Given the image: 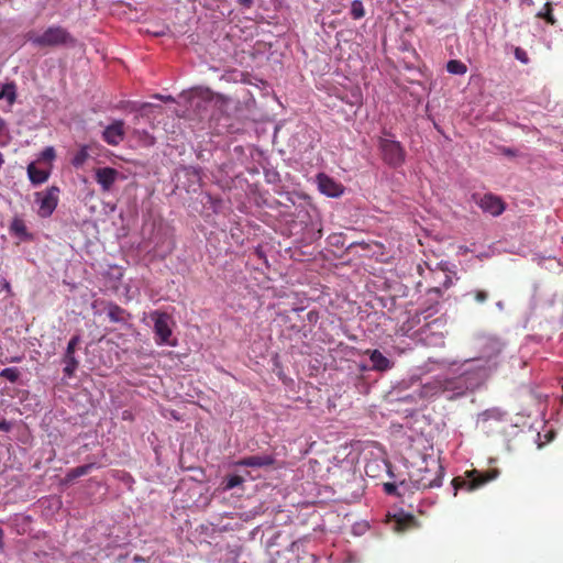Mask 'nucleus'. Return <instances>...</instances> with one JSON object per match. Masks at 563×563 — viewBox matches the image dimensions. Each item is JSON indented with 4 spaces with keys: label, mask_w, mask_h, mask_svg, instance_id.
Wrapping results in <instances>:
<instances>
[{
    "label": "nucleus",
    "mask_w": 563,
    "mask_h": 563,
    "mask_svg": "<svg viewBox=\"0 0 563 563\" xmlns=\"http://www.w3.org/2000/svg\"><path fill=\"white\" fill-rule=\"evenodd\" d=\"M490 352L484 356L476 357L465 362L467 367L464 372L452 380H446L445 390H455L457 395H464L466 390L477 388L498 366V356L500 345L498 342H490L488 345Z\"/></svg>",
    "instance_id": "f257e3e1"
},
{
    "label": "nucleus",
    "mask_w": 563,
    "mask_h": 563,
    "mask_svg": "<svg viewBox=\"0 0 563 563\" xmlns=\"http://www.w3.org/2000/svg\"><path fill=\"white\" fill-rule=\"evenodd\" d=\"M444 468L439 459L423 455L420 463L409 472V482L418 490L440 487Z\"/></svg>",
    "instance_id": "f03ea898"
},
{
    "label": "nucleus",
    "mask_w": 563,
    "mask_h": 563,
    "mask_svg": "<svg viewBox=\"0 0 563 563\" xmlns=\"http://www.w3.org/2000/svg\"><path fill=\"white\" fill-rule=\"evenodd\" d=\"M26 41L40 48L76 45V38L71 36L66 29L59 25L48 26L41 34L30 31L26 34Z\"/></svg>",
    "instance_id": "7ed1b4c3"
},
{
    "label": "nucleus",
    "mask_w": 563,
    "mask_h": 563,
    "mask_svg": "<svg viewBox=\"0 0 563 563\" xmlns=\"http://www.w3.org/2000/svg\"><path fill=\"white\" fill-rule=\"evenodd\" d=\"M390 136L391 133L384 130L383 136L378 137L377 146L383 162L389 167L397 168L405 163L406 151L398 141Z\"/></svg>",
    "instance_id": "20e7f679"
},
{
    "label": "nucleus",
    "mask_w": 563,
    "mask_h": 563,
    "mask_svg": "<svg viewBox=\"0 0 563 563\" xmlns=\"http://www.w3.org/2000/svg\"><path fill=\"white\" fill-rule=\"evenodd\" d=\"M153 321L154 340L157 345L175 346L176 341L172 338V325L174 324L173 318L162 310H153L150 313Z\"/></svg>",
    "instance_id": "39448f33"
},
{
    "label": "nucleus",
    "mask_w": 563,
    "mask_h": 563,
    "mask_svg": "<svg viewBox=\"0 0 563 563\" xmlns=\"http://www.w3.org/2000/svg\"><path fill=\"white\" fill-rule=\"evenodd\" d=\"M499 472L497 470H488L486 472H481L478 470H472L466 472V478L455 477L452 481L454 489L466 488L467 490H474L488 482L495 479L498 476Z\"/></svg>",
    "instance_id": "423d86ee"
},
{
    "label": "nucleus",
    "mask_w": 563,
    "mask_h": 563,
    "mask_svg": "<svg viewBox=\"0 0 563 563\" xmlns=\"http://www.w3.org/2000/svg\"><path fill=\"white\" fill-rule=\"evenodd\" d=\"M59 189L51 187L42 192L35 194V201L38 203L37 214L42 218L49 217L58 203Z\"/></svg>",
    "instance_id": "0eeeda50"
},
{
    "label": "nucleus",
    "mask_w": 563,
    "mask_h": 563,
    "mask_svg": "<svg viewBox=\"0 0 563 563\" xmlns=\"http://www.w3.org/2000/svg\"><path fill=\"white\" fill-rule=\"evenodd\" d=\"M120 178V173L112 167H100L95 172V179L103 192H110Z\"/></svg>",
    "instance_id": "6e6552de"
},
{
    "label": "nucleus",
    "mask_w": 563,
    "mask_h": 563,
    "mask_svg": "<svg viewBox=\"0 0 563 563\" xmlns=\"http://www.w3.org/2000/svg\"><path fill=\"white\" fill-rule=\"evenodd\" d=\"M124 137L125 129L122 120H115L108 125L102 133L103 141L112 146H118Z\"/></svg>",
    "instance_id": "1a4fd4ad"
},
{
    "label": "nucleus",
    "mask_w": 563,
    "mask_h": 563,
    "mask_svg": "<svg viewBox=\"0 0 563 563\" xmlns=\"http://www.w3.org/2000/svg\"><path fill=\"white\" fill-rule=\"evenodd\" d=\"M317 180L319 190L328 197H341L344 192V187L340 183L323 173L317 176Z\"/></svg>",
    "instance_id": "9d476101"
},
{
    "label": "nucleus",
    "mask_w": 563,
    "mask_h": 563,
    "mask_svg": "<svg viewBox=\"0 0 563 563\" xmlns=\"http://www.w3.org/2000/svg\"><path fill=\"white\" fill-rule=\"evenodd\" d=\"M478 206L492 216H499L505 209L503 200L498 196H493V194H485L481 197Z\"/></svg>",
    "instance_id": "9b49d317"
},
{
    "label": "nucleus",
    "mask_w": 563,
    "mask_h": 563,
    "mask_svg": "<svg viewBox=\"0 0 563 563\" xmlns=\"http://www.w3.org/2000/svg\"><path fill=\"white\" fill-rule=\"evenodd\" d=\"M275 463V457L269 454L245 456L235 462L238 466L267 467Z\"/></svg>",
    "instance_id": "f8f14e48"
},
{
    "label": "nucleus",
    "mask_w": 563,
    "mask_h": 563,
    "mask_svg": "<svg viewBox=\"0 0 563 563\" xmlns=\"http://www.w3.org/2000/svg\"><path fill=\"white\" fill-rule=\"evenodd\" d=\"M417 528V519L412 515H399L395 517L394 530L398 533Z\"/></svg>",
    "instance_id": "ddd939ff"
},
{
    "label": "nucleus",
    "mask_w": 563,
    "mask_h": 563,
    "mask_svg": "<svg viewBox=\"0 0 563 563\" xmlns=\"http://www.w3.org/2000/svg\"><path fill=\"white\" fill-rule=\"evenodd\" d=\"M506 413L497 408H492L483 411L477 421L482 424L483 428H487V424L490 421H504Z\"/></svg>",
    "instance_id": "4468645a"
},
{
    "label": "nucleus",
    "mask_w": 563,
    "mask_h": 563,
    "mask_svg": "<svg viewBox=\"0 0 563 563\" xmlns=\"http://www.w3.org/2000/svg\"><path fill=\"white\" fill-rule=\"evenodd\" d=\"M369 360L372 362V367L375 371L384 372L391 367V362L384 356L378 350H373L369 353Z\"/></svg>",
    "instance_id": "2eb2a0df"
},
{
    "label": "nucleus",
    "mask_w": 563,
    "mask_h": 563,
    "mask_svg": "<svg viewBox=\"0 0 563 563\" xmlns=\"http://www.w3.org/2000/svg\"><path fill=\"white\" fill-rule=\"evenodd\" d=\"M27 175L30 181L34 185H41L48 178V173L36 168L33 163L27 166Z\"/></svg>",
    "instance_id": "dca6fc26"
},
{
    "label": "nucleus",
    "mask_w": 563,
    "mask_h": 563,
    "mask_svg": "<svg viewBox=\"0 0 563 563\" xmlns=\"http://www.w3.org/2000/svg\"><path fill=\"white\" fill-rule=\"evenodd\" d=\"M95 467H96L95 463H89V464H85V465H79L75 468H70L66 473V476H65L66 481L70 482V481H74L75 478L85 476V475L89 474Z\"/></svg>",
    "instance_id": "f3484780"
},
{
    "label": "nucleus",
    "mask_w": 563,
    "mask_h": 563,
    "mask_svg": "<svg viewBox=\"0 0 563 563\" xmlns=\"http://www.w3.org/2000/svg\"><path fill=\"white\" fill-rule=\"evenodd\" d=\"M10 230L22 240H31L32 235L27 232L24 220L21 218H14L11 222Z\"/></svg>",
    "instance_id": "a211bd4d"
},
{
    "label": "nucleus",
    "mask_w": 563,
    "mask_h": 563,
    "mask_svg": "<svg viewBox=\"0 0 563 563\" xmlns=\"http://www.w3.org/2000/svg\"><path fill=\"white\" fill-rule=\"evenodd\" d=\"M128 312L124 308L119 305L110 303L108 306V318L113 322H124L126 320Z\"/></svg>",
    "instance_id": "6ab92c4d"
},
{
    "label": "nucleus",
    "mask_w": 563,
    "mask_h": 563,
    "mask_svg": "<svg viewBox=\"0 0 563 563\" xmlns=\"http://www.w3.org/2000/svg\"><path fill=\"white\" fill-rule=\"evenodd\" d=\"M0 99H5L9 104H13L16 99V86L14 81L3 84L0 89Z\"/></svg>",
    "instance_id": "aec40b11"
},
{
    "label": "nucleus",
    "mask_w": 563,
    "mask_h": 563,
    "mask_svg": "<svg viewBox=\"0 0 563 563\" xmlns=\"http://www.w3.org/2000/svg\"><path fill=\"white\" fill-rule=\"evenodd\" d=\"M63 362L65 364L63 372L67 377H73L78 368V360L75 355H66L64 354Z\"/></svg>",
    "instance_id": "412c9836"
},
{
    "label": "nucleus",
    "mask_w": 563,
    "mask_h": 563,
    "mask_svg": "<svg viewBox=\"0 0 563 563\" xmlns=\"http://www.w3.org/2000/svg\"><path fill=\"white\" fill-rule=\"evenodd\" d=\"M446 70L452 75L463 76L467 73V67L461 60L452 59L448 63Z\"/></svg>",
    "instance_id": "4be33fe9"
},
{
    "label": "nucleus",
    "mask_w": 563,
    "mask_h": 563,
    "mask_svg": "<svg viewBox=\"0 0 563 563\" xmlns=\"http://www.w3.org/2000/svg\"><path fill=\"white\" fill-rule=\"evenodd\" d=\"M465 296L473 297L474 301L478 305L486 303L489 298L488 291L483 290V289H474V290L470 291L468 294H466Z\"/></svg>",
    "instance_id": "5701e85b"
},
{
    "label": "nucleus",
    "mask_w": 563,
    "mask_h": 563,
    "mask_svg": "<svg viewBox=\"0 0 563 563\" xmlns=\"http://www.w3.org/2000/svg\"><path fill=\"white\" fill-rule=\"evenodd\" d=\"M244 483V478L240 475H229L224 482V490H231Z\"/></svg>",
    "instance_id": "b1692460"
},
{
    "label": "nucleus",
    "mask_w": 563,
    "mask_h": 563,
    "mask_svg": "<svg viewBox=\"0 0 563 563\" xmlns=\"http://www.w3.org/2000/svg\"><path fill=\"white\" fill-rule=\"evenodd\" d=\"M0 377L8 379L10 383H15L20 377V371L16 367H7L0 372Z\"/></svg>",
    "instance_id": "393cba45"
},
{
    "label": "nucleus",
    "mask_w": 563,
    "mask_h": 563,
    "mask_svg": "<svg viewBox=\"0 0 563 563\" xmlns=\"http://www.w3.org/2000/svg\"><path fill=\"white\" fill-rule=\"evenodd\" d=\"M351 15L353 19L358 20L365 15L363 2L361 0H354L351 5Z\"/></svg>",
    "instance_id": "a878e982"
},
{
    "label": "nucleus",
    "mask_w": 563,
    "mask_h": 563,
    "mask_svg": "<svg viewBox=\"0 0 563 563\" xmlns=\"http://www.w3.org/2000/svg\"><path fill=\"white\" fill-rule=\"evenodd\" d=\"M539 16L545 19L547 22H549L551 24H554L556 22L554 15H553V9H552V3L551 2H547L545 3L544 11L540 12Z\"/></svg>",
    "instance_id": "bb28decb"
},
{
    "label": "nucleus",
    "mask_w": 563,
    "mask_h": 563,
    "mask_svg": "<svg viewBox=\"0 0 563 563\" xmlns=\"http://www.w3.org/2000/svg\"><path fill=\"white\" fill-rule=\"evenodd\" d=\"M88 158V152H87V148H81L77 155L75 156V158H73V165L75 166H81L85 164V162L87 161Z\"/></svg>",
    "instance_id": "cd10ccee"
},
{
    "label": "nucleus",
    "mask_w": 563,
    "mask_h": 563,
    "mask_svg": "<svg viewBox=\"0 0 563 563\" xmlns=\"http://www.w3.org/2000/svg\"><path fill=\"white\" fill-rule=\"evenodd\" d=\"M79 342H80V336L79 335H75V336L70 338L68 343H67L65 354L66 355H74V353L76 352V345Z\"/></svg>",
    "instance_id": "c85d7f7f"
},
{
    "label": "nucleus",
    "mask_w": 563,
    "mask_h": 563,
    "mask_svg": "<svg viewBox=\"0 0 563 563\" xmlns=\"http://www.w3.org/2000/svg\"><path fill=\"white\" fill-rule=\"evenodd\" d=\"M55 157V151L53 147L48 146V147H45L42 153H41V158L44 159V161H53Z\"/></svg>",
    "instance_id": "c756f323"
},
{
    "label": "nucleus",
    "mask_w": 563,
    "mask_h": 563,
    "mask_svg": "<svg viewBox=\"0 0 563 563\" xmlns=\"http://www.w3.org/2000/svg\"><path fill=\"white\" fill-rule=\"evenodd\" d=\"M397 490V486L394 483H385L384 484V492L387 495H395Z\"/></svg>",
    "instance_id": "7c9ffc66"
},
{
    "label": "nucleus",
    "mask_w": 563,
    "mask_h": 563,
    "mask_svg": "<svg viewBox=\"0 0 563 563\" xmlns=\"http://www.w3.org/2000/svg\"><path fill=\"white\" fill-rule=\"evenodd\" d=\"M238 2L245 8H251L253 4V0H238Z\"/></svg>",
    "instance_id": "2f4dec72"
},
{
    "label": "nucleus",
    "mask_w": 563,
    "mask_h": 563,
    "mask_svg": "<svg viewBox=\"0 0 563 563\" xmlns=\"http://www.w3.org/2000/svg\"><path fill=\"white\" fill-rule=\"evenodd\" d=\"M10 428V424L8 421L5 420H0V430H4V431H8Z\"/></svg>",
    "instance_id": "473e14b6"
},
{
    "label": "nucleus",
    "mask_w": 563,
    "mask_h": 563,
    "mask_svg": "<svg viewBox=\"0 0 563 563\" xmlns=\"http://www.w3.org/2000/svg\"><path fill=\"white\" fill-rule=\"evenodd\" d=\"M3 290H5L8 294L11 292V285L5 279L2 280Z\"/></svg>",
    "instance_id": "72a5a7b5"
},
{
    "label": "nucleus",
    "mask_w": 563,
    "mask_h": 563,
    "mask_svg": "<svg viewBox=\"0 0 563 563\" xmlns=\"http://www.w3.org/2000/svg\"><path fill=\"white\" fill-rule=\"evenodd\" d=\"M5 128V121L0 117V133L4 130Z\"/></svg>",
    "instance_id": "f704fd0d"
},
{
    "label": "nucleus",
    "mask_w": 563,
    "mask_h": 563,
    "mask_svg": "<svg viewBox=\"0 0 563 563\" xmlns=\"http://www.w3.org/2000/svg\"><path fill=\"white\" fill-rule=\"evenodd\" d=\"M133 561H134V562H143V561H144V559H143L141 555H137V554H136V555H134V556H133Z\"/></svg>",
    "instance_id": "c9c22d12"
},
{
    "label": "nucleus",
    "mask_w": 563,
    "mask_h": 563,
    "mask_svg": "<svg viewBox=\"0 0 563 563\" xmlns=\"http://www.w3.org/2000/svg\"><path fill=\"white\" fill-rule=\"evenodd\" d=\"M3 545V530L0 528V548Z\"/></svg>",
    "instance_id": "e433bc0d"
},
{
    "label": "nucleus",
    "mask_w": 563,
    "mask_h": 563,
    "mask_svg": "<svg viewBox=\"0 0 563 563\" xmlns=\"http://www.w3.org/2000/svg\"><path fill=\"white\" fill-rule=\"evenodd\" d=\"M308 317H309L310 320L316 319L317 318V312H309Z\"/></svg>",
    "instance_id": "4c0bfd02"
},
{
    "label": "nucleus",
    "mask_w": 563,
    "mask_h": 563,
    "mask_svg": "<svg viewBox=\"0 0 563 563\" xmlns=\"http://www.w3.org/2000/svg\"><path fill=\"white\" fill-rule=\"evenodd\" d=\"M4 161L2 158V154L0 153V167L3 165Z\"/></svg>",
    "instance_id": "58836bf2"
},
{
    "label": "nucleus",
    "mask_w": 563,
    "mask_h": 563,
    "mask_svg": "<svg viewBox=\"0 0 563 563\" xmlns=\"http://www.w3.org/2000/svg\"><path fill=\"white\" fill-rule=\"evenodd\" d=\"M19 361H21V357H13V358L11 360V362H19Z\"/></svg>",
    "instance_id": "ea45409f"
},
{
    "label": "nucleus",
    "mask_w": 563,
    "mask_h": 563,
    "mask_svg": "<svg viewBox=\"0 0 563 563\" xmlns=\"http://www.w3.org/2000/svg\"><path fill=\"white\" fill-rule=\"evenodd\" d=\"M518 52H519V51L517 49V51H516V57H517V58L522 57V54H518Z\"/></svg>",
    "instance_id": "a19ab883"
},
{
    "label": "nucleus",
    "mask_w": 563,
    "mask_h": 563,
    "mask_svg": "<svg viewBox=\"0 0 563 563\" xmlns=\"http://www.w3.org/2000/svg\"><path fill=\"white\" fill-rule=\"evenodd\" d=\"M518 52H519V51L517 49V51H516V57H517V58L522 57V54H518Z\"/></svg>",
    "instance_id": "79ce46f5"
}]
</instances>
